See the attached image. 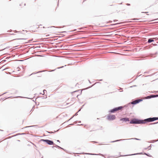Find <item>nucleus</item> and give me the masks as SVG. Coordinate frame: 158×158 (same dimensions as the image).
Instances as JSON below:
<instances>
[{
	"mask_svg": "<svg viewBox=\"0 0 158 158\" xmlns=\"http://www.w3.org/2000/svg\"><path fill=\"white\" fill-rule=\"evenodd\" d=\"M134 20H139V19H134Z\"/></svg>",
	"mask_w": 158,
	"mask_h": 158,
	"instance_id": "45",
	"label": "nucleus"
},
{
	"mask_svg": "<svg viewBox=\"0 0 158 158\" xmlns=\"http://www.w3.org/2000/svg\"><path fill=\"white\" fill-rule=\"evenodd\" d=\"M57 142H59L60 143V141L59 140H57Z\"/></svg>",
	"mask_w": 158,
	"mask_h": 158,
	"instance_id": "37",
	"label": "nucleus"
},
{
	"mask_svg": "<svg viewBox=\"0 0 158 158\" xmlns=\"http://www.w3.org/2000/svg\"><path fill=\"white\" fill-rule=\"evenodd\" d=\"M41 98H42V99H44V98H47V96H41Z\"/></svg>",
	"mask_w": 158,
	"mask_h": 158,
	"instance_id": "21",
	"label": "nucleus"
},
{
	"mask_svg": "<svg viewBox=\"0 0 158 158\" xmlns=\"http://www.w3.org/2000/svg\"><path fill=\"white\" fill-rule=\"evenodd\" d=\"M59 130V129H58V130H57L56 131H55L54 132H52V131H47V132H48L49 133H50V134L53 133L55 132H56L57 131Z\"/></svg>",
	"mask_w": 158,
	"mask_h": 158,
	"instance_id": "18",
	"label": "nucleus"
},
{
	"mask_svg": "<svg viewBox=\"0 0 158 158\" xmlns=\"http://www.w3.org/2000/svg\"><path fill=\"white\" fill-rule=\"evenodd\" d=\"M98 81H102V79H100V80H98Z\"/></svg>",
	"mask_w": 158,
	"mask_h": 158,
	"instance_id": "40",
	"label": "nucleus"
},
{
	"mask_svg": "<svg viewBox=\"0 0 158 158\" xmlns=\"http://www.w3.org/2000/svg\"><path fill=\"white\" fill-rule=\"evenodd\" d=\"M146 123V122L145 121L144 119H137V123L138 124H145Z\"/></svg>",
	"mask_w": 158,
	"mask_h": 158,
	"instance_id": "6",
	"label": "nucleus"
},
{
	"mask_svg": "<svg viewBox=\"0 0 158 158\" xmlns=\"http://www.w3.org/2000/svg\"><path fill=\"white\" fill-rule=\"evenodd\" d=\"M17 70L18 71H19V69H20L19 67H18L17 68Z\"/></svg>",
	"mask_w": 158,
	"mask_h": 158,
	"instance_id": "30",
	"label": "nucleus"
},
{
	"mask_svg": "<svg viewBox=\"0 0 158 158\" xmlns=\"http://www.w3.org/2000/svg\"><path fill=\"white\" fill-rule=\"evenodd\" d=\"M142 154H143V153L142 152H140V153H135V154H131V155H126L125 156H131V155H136Z\"/></svg>",
	"mask_w": 158,
	"mask_h": 158,
	"instance_id": "15",
	"label": "nucleus"
},
{
	"mask_svg": "<svg viewBox=\"0 0 158 158\" xmlns=\"http://www.w3.org/2000/svg\"><path fill=\"white\" fill-rule=\"evenodd\" d=\"M151 76V75H149L147 76H147V77H148V76Z\"/></svg>",
	"mask_w": 158,
	"mask_h": 158,
	"instance_id": "48",
	"label": "nucleus"
},
{
	"mask_svg": "<svg viewBox=\"0 0 158 158\" xmlns=\"http://www.w3.org/2000/svg\"><path fill=\"white\" fill-rule=\"evenodd\" d=\"M123 108V106H120L118 107H115L112 109L111 110H110L109 112L110 113H114L115 112L121 110Z\"/></svg>",
	"mask_w": 158,
	"mask_h": 158,
	"instance_id": "1",
	"label": "nucleus"
},
{
	"mask_svg": "<svg viewBox=\"0 0 158 158\" xmlns=\"http://www.w3.org/2000/svg\"><path fill=\"white\" fill-rule=\"evenodd\" d=\"M94 85H93L92 86H90V87H88V88H90L92 86H93Z\"/></svg>",
	"mask_w": 158,
	"mask_h": 158,
	"instance_id": "43",
	"label": "nucleus"
},
{
	"mask_svg": "<svg viewBox=\"0 0 158 158\" xmlns=\"http://www.w3.org/2000/svg\"><path fill=\"white\" fill-rule=\"evenodd\" d=\"M73 124H70V125H73Z\"/></svg>",
	"mask_w": 158,
	"mask_h": 158,
	"instance_id": "51",
	"label": "nucleus"
},
{
	"mask_svg": "<svg viewBox=\"0 0 158 158\" xmlns=\"http://www.w3.org/2000/svg\"><path fill=\"white\" fill-rule=\"evenodd\" d=\"M39 56H41V55H39Z\"/></svg>",
	"mask_w": 158,
	"mask_h": 158,
	"instance_id": "53",
	"label": "nucleus"
},
{
	"mask_svg": "<svg viewBox=\"0 0 158 158\" xmlns=\"http://www.w3.org/2000/svg\"><path fill=\"white\" fill-rule=\"evenodd\" d=\"M79 95H77V97H78V96Z\"/></svg>",
	"mask_w": 158,
	"mask_h": 158,
	"instance_id": "54",
	"label": "nucleus"
},
{
	"mask_svg": "<svg viewBox=\"0 0 158 158\" xmlns=\"http://www.w3.org/2000/svg\"><path fill=\"white\" fill-rule=\"evenodd\" d=\"M134 139L139 140H140V139L136 138H131V139H118V140H116L115 141H112L110 142V143H114V142H118V141H122V140H130V139Z\"/></svg>",
	"mask_w": 158,
	"mask_h": 158,
	"instance_id": "7",
	"label": "nucleus"
},
{
	"mask_svg": "<svg viewBox=\"0 0 158 158\" xmlns=\"http://www.w3.org/2000/svg\"><path fill=\"white\" fill-rule=\"evenodd\" d=\"M126 5H127V6H130V4H129V3H127L126 4Z\"/></svg>",
	"mask_w": 158,
	"mask_h": 158,
	"instance_id": "31",
	"label": "nucleus"
},
{
	"mask_svg": "<svg viewBox=\"0 0 158 158\" xmlns=\"http://www.w3.org/2000/svg\"><path fill=\"white\" fill-rule=\"evenodd\" d=\"M18 141H20V140H18Z\"/></svg>",
	"mask_w": 158,
	"mask_h": 158,
	"instance_id": "56",
	"label": "nucleus"
},
{
	"mask_svg": "<svg viewBox=\"0 0 158 158\" xmlns=\"http://www.w3.org/2000/svg\"><path fill=\"white\" fill-rule=\"evenodd\" d=\"M158 141V140H156V141H155V140H152L151 141L149 142L150 143H154V142L157 141Z\"/></svg>",
	"mask_w": 158,
	"mask_h": 158,
	"instance_id": "22",
	"label": "nucleus"
},
{
	"mask_svg": "<svg viewBox=\"0 0 158 158\" xmlns=\"http://www.w3.org/2000/svg\"><path fill=\"white\" fill-rule=\"evenodd\" d=\"M85 1H86V0H84L83 2H84Z\"/></svg>",
	"mask_w": 158,
	"mask_h": 158,
	"instance_id": "55",
	"label": "nucleus"
},
{
	"mask_svg": "<svg viewBox=\"0 0 158 158\" xmlns=\"http://www.w3.org/2000/svg\"><path fill=\"white\" fill-rule=\"evenodd\" d=\"M93 142L94 143H98V142H96V141H94Z\"/></svg>",
	"mask_w": 158,
	"mask_h": 158,
	"instance_id": "39",
	"label": "nucleus"
},
{
	"mask_svg": "<svg viewBox=\"0 0 158 158\" xmlns=\"http://www.w3.org/2000/svg\"><path fill=\"white\" fill-rule=\"evenodd\" d=\"M115 21V20H114V21Z\"/></svg>",
	"mask_w": 158,
	"mask_h": 158,
	"instance_id": "59",
	"label": "nucleus"
},
{
	"mask_svg": "<svg viewBox=\"0 0 158 158\" xmlns=\"http://www.w3.org/2000/svg\"><path fill=\"white\" fill-rule=\"evenodd\" d=\"M138 104L137 102L136 101V100H134L132 102L129 103L128 104L126 105L125 106L127 107H128L129 108V107H131V108H132L133 107V105L136 104Z\"/></svg>",
	"mask_w": 158,
	"mask_h": 158,
	"instance_id": "4",
	"label": "nucleus"
},
{
	"mask_svg": "<svg viewBox=\"0 0 158 158\" xmlns=\"http://www.w3.org/2000/svg\"><path fill=\"white\" fill-rule=\"evenodd\" d=\"M142 13H148V12H142Z\"/></svg>",
	"mask_w": 158,
	"mask_h": 158,
	"instance_id": "42",
	"label": "nucleus"
},
{
	"mask_svg": "<svg viewBox=\"0 0 158 158\" xmlns=\"http://www.w3.org/2000/svg\"><path fill=\"white\" fill-rule=\"evenodd\" d=\"M116 118V116L114 115L110 114L107 117V119L109 121H113Z\"/></svg>",
	"mask_w": 158,
	"mask_h": 158,
	"instance_id": "5",
	"label": "nucleus"
},
{
	"mask_svg": "<svg viewBox=\"0 0 158 158\" xmlns=\"http://www.w3.org/2000/svg\"><path fill=\"white\" fill-rule=\"evenodd\" d=\"M81 93H82V90H81Z\"/></svg>",
	"mask_w": 158,
	"mask_h": 158,
	"instance_id": "49",
	"label": "nucleus"
},
{
	"mask_svg": "<svg viewBox=\"0 0 158 158\" xmlns=\"http://www.w3.org/2000/svg\"><path fill=\"white\" fill-rule=\"evenodd\" d=\"M46 70H43V71H38V72H37V73H32V74H30L29 76H31V75H32V74H36V73H42V72H45L46 71Z\"/></svg>",
	"mask_w": 158,
	"mask_h": 158,
	"instance_id": "13",
	"label": "nucleus"
},
{
	"mask_svg": "<svg viewBox=\"0 0 158 158\" xmlns=\"http://www.w3.org/2000/svg\"><path fill=\"white\" fill-rule=\"evenodd\" d=\"M56 69H54V70H52L51 71H50V72H52V71H54Z\"/></svg>",
	"mask_w": 158,
	"mask_h": 158,
	"instance_id": "34",
	"label": "nucleus"
},
{
	"mask_svg": "<svg viewBox=\"0 0 158 158\" xmlns=\"http://www.w3.org/2000/svg\"><path fill=\"white\" fill-rule=\"evenodd\" d=\"M135 100L138 103H139L143 100L142 99H137Z\"/></svg>",
	"mask_w": 158,
	"mask_h": 158,
	"instance_id": "17",
	"label": "nucleus"
},
{
	"mask_svg": "<svg viewBox=\"0 0 158 158\" xmlns=\"http://www.w3.org/2000/svg\"><path fill=\"white\" fill-rule=\"evenodd\" d=\"M0 131H3V130L0 129Z\"/></svg>",
	"mask_w": 158,
	"mask_h": 158,
	"instance_id": "46",
	"label": "nucleus"
},
{
	"mask_svg": "<svg viewBox=\"0 0 158 158\" xmlns=\"http://www.w3.org/2000/svg\"><path fill=\"white\" fill-rule=\"evenodd\" d=\"M80 90H77V91H74L73 92V93H74V92H77L78 91H79Z\"/></svg>",
	"mask_w": 158,
	"mask_h": 158,
	"instance_id": "33",
	"label": "nucleus"
},
{
	"mask_svg": "<svg viewBox=\"0 0 158 158\" xmlns=\"http://www.w3.org/2000/svg\"><path fill=\"white\" fill-rule=\"evenodd\" d=\"M84 105H83L82 106V107H83V106H84Z\"/></svg>",
	"mask_w": 158,
	"mask_h": 158,
	"instance_id": "57",
	"label": "nucleus"
},
{
	"mask_svg": "<svg viewBox=\"0 0 158 158\" xmlns=\"http://www.w3.org/2000/svg\"><path fill=\"white\" fill-rule=\"evenodd\" d=\"M137 118L132 119L129 122L130 124H136L137 123Z\"/></svg>",
	"mask_w": 158,
	"mask_h": 158,
	"instance_id": "9",
	"label": "nucleus"
},
{
	"mask_svg": "<svg viewBox=\"0 0 158 158\" xmlns=\"http://www.w3.org/2000/svg\"><path fill=\"white\" fill-rule=\"evenodd\" d=\"M136 86V85H133V86H131V87H135V86Z\"/></svg>",
	"mask_w": 158,
	"mask_h": 158,
	"instance_id": "35",
	"label": "nucleus"
},
{
	"mask_svg": "<svg viewBox=\"0 0 158 158\" xmlns=\"http://www.w3.org/2000/svg\"><path fill=\"white\" fill-rule=\"evenodd\" d=\"M89 82L90 83H91V82L90 81H89Z\"/></svg>",
	"mask_w": 158,
	"mask_h": 158,
	"instance_id": "44",
	"label": "nucleus"
},
{
	"mask_svg": "<svg viewBox=\"0 0 158 158\" xmlns=\"http://www.w3.org/2000/svg\"><path fill=\"white\" fill-rule=\"evenodd\" d=\"M122 4V2L121 3H120V4Z\"/></svg>",
	"mask_w": 158,
	"mask_h": 158,
	"instance_id": "58",
	"label": "nucleus"
},
{
	"mask_svg": "<svg viewBox=\"0 0 158 158\" xmlns=\"http://www.w3.org/2000/svg\"><path fill=\"white\" fill-rule=\"evenodd\" d=\"M25 133H19L18 134V135H24L25 134Z\"/></svg>",
	"mask_w": 158,
	"mask_h": 158,
	"instance_id": "28",
	"label": "nucleus"
},
{
	"mask_svg": "<svg viewBox=\"0 0 158 158\" xmlns=\"http://www.w3.org/2000/svg\"><path fill=\"white\" fill-rule=\"evenodd\" d=\"M82 108V107H81L80 110H79L78 111V112H79V111H80L81 110V109Z\"/></svg>",
	"mask_w": 158,
	"mask_h": 158,
	"instance_id": "38",
	"label": "nucleus"
},
{
	"mask_svg": "<svg viewBox=\"0 0 158 158\" xmlns=\"http://www.w3.org/2000/svg\"><path fill=\"white\" fill-rule=\"evenodd\" d=\"M158 92V91H154V92H152V93H155V92Z\"/></svg>",
	"mask_w": 158,
	"mask_h": 158,
	"instance_id": "36",
	"label": "nucleus"
},
{
	"mask_svg": "<svg viewBox=\"0 0 158 158\" xmlns=\"http://www.w3.org/2000/svg\"><path fill=\"white\" fill-rule=\"evenodd\" d=\"M61 149H62V150H63L64 151H65V152H67V151H66L65 149H64L63 148H61Z\"/></svg>",
	"mask_w": 158,
	"mask_h": 158,
	"instance_id": "25",
	"label": "nucleus"
},
{
	"mask_svg": "<svg viewBox=\"0 0 158 158\" xmlns=\"http://www.w3.org/2000/svg\"><path fill=\"white\" fill-rule=\"evenodd\" d=\"M158 97V94H152L150 95L147 96L146 97V98L149 99L152 98H154Z\"/></svg>",
	"mask_w": 158,
	"mask_h": 158,
	"instance_id": "8",
	"label": "nucleus"
},
{
	"mask_svg": "<svg viewBox=\"0 0 158 158\" xmlns=\"http://www.w3.org/2000/svg\"><path fill=\"white\" fill-rule=\"evenodd\" d=\"M157 120H158V117H154L145 119V121H146L147 123L148 122H152Z\"/></svg>",
	"mask_w": 158,
	"mask_h": 158,
	"instance_id": "2",
	"label": "nucleus"
},
{
	"mask_svg": "<svg viewBox=\"0 0 158 158\" xmlns=\"http://www.w3.org/2000/svg\"><path fill=\"white\" fill-rule=\"evenodd\" d=\"M34 126H35L34 125H33V126H27V127H25V128L29 127H34Z\"/></svg>",
	"mask_w": 158,
	"mask_h": 158,
	"instance_id": "27",
	"label": "nucleus"
},
{
	"mask_svg": "<svg viewBox=\"0 0 158 158\" xmlns=\"http://www.w3.org/2000/svg\"><path fill=\"white\" fill-rule=\"evenodd\" d=\"M69 103H66V105H65H65H68Z\"/></svg>",
	"mask_w": 158,
	"mask_h": 158,
	"instance_id": "41",
	"label": "nucleus"
},
{
	"mask_svg": "<svg viewBox=\"0 0 158 158\" xmlns=\"http://www.w3.org/2000/svg\"><path fill=\"white\" fill-rule=\"evenodd\" d=\"M43 94H42V95H44L45 94V92L47 93V91L45 89H44L43 91Z\"/></svg>",
	"mask_w": 158,
	"mask_h": 158,
	"instance_id": "23",
	"label": "nucleus"
},
{
	"mask_svg": "<svg viewBox=\"0 0 158 158\" xmlns=\"http://www.w3.org/2000/svg\"><path fill=\"white\" fill-rule=\"evenodd\" d=\"M85 154H87V155H102V156H103V155L100 153L98 154H93V153H85Z\"/></svg>",
	"mask_w": 158,
	"mask_h": 158,
	"instance_id": "12",
	"label": "nucleus"
},
{
	"mask_svg": "<svg viewBox=\"0 0 158 158\" xmlns=\"http://www.w3.org/2000/svg\"><path fill=\"white\" fill-rule=\"evenodd\" d=\"M152 144H151L150 146H148V147L145 148H144L145 150H147V149H148L149 150H150L151 148Z\"/></svg>",
	"mask_w": 158,
	"mask_h": 158,
	"instance_id": "16",
	"label": "nucleus"
},
{
	"mask_svg": "<svg viewBox=\"0 0 158 158\" xmlns=\"http://www.w3.org/2000/svg\"><path fill=\"white\" fill-rule=\"evenodd\" d=\"M40 94H42V93H40Z\"/></svg>",
	"mask_w": 158,
	"mask_h": 158,
	"instance_id": "47",
	"label": "nucleus"
},
{
	"mask_svg": "<svg viewBox=\"0 0 158 158\" xmlns=\"http://www.w3.org/2000/svg\"><path fill=\"white\" fill-rule=\"evenodd\" d=\"M77 123V122H75V124Z\"/></svg>",
	"mask_w": 158,
	"mask_h": 158,
	"instance_id": "50",
	"label": "nucleus"
},
{
	"mask_svg": "<svg viewBox=\"0 0 158 158\" xmlns=\"http://www.w3.org/2000/svg\"><path fill=\"white\" fill-rule=\"evenodd\" d=\"M158 123V122H156V123H151V124H157V123Z\"/></svg>",
	"mask_w": 158,
	"mask_h": 158,
	"instance_id": "26",
	"label": "nucleus"
},
{
	"mask_svg": "<svg viewBox=\"0 0 158 158\" xmlns=\"http://www.w3.org/2000/svg\"><path fill=\"white\" fill-rule=\"evenodd\" d=\"M78 112H77L76 113H75V115H74V116H72V117H71V118H70L69 120H70V119H72L74 116H77V115H78V114H77Z\"/></svg>",
	"mask_w": 158,
	"mask_h": 158,
	"instance_id": "20",
	"label": "nucleus"
},
{
	"mask_svg": "<svg viewBox=\"0 0 158 158\" xmlns=\"http://www.w3.org/2000/svg\"><path fill=\"white\" fill-rule=\"evenodd\" d=\"M154 40L152 38H149L148 39V43H151L154 42Z\"/></svg>",
	"mask_w": 158,
	"mask_h": 158,
	"instance_id": "11",
	"label": "nucleus"
},
{
	"mask_svg": "<svg viewBox=\"0 0 158 158\" xmlns=\"http://www.w3.org/2000/svg\"><path fill=\"white\" fill-rule=\"evenodd\" d=\"M41 141L46 142L47 144L50 145H55V144L54 143L53 141L49 139H41Z\"/></svg>",
	"mask_w": 158,
	"mask_h": 158,
	"instance_id": "3",
	"label": "nucleus"
},
{
	"mask_svg": "<svg viewBox=\"0 0 158 158\" xmlns=\"http://www.w3.org/2000/svg\"><path fill=\"white\" fill-rule=\"evenodd\" d=\"M6 48H4V49H2V50H4Z\"/></svg>",
	"mask_w": 158,
	"mask_h": 158,
	"instance_id": "52",
	"label": "nucleus"
},
{
	"mask_svg": "<svg viewBox=\"0 0 158 158\" xmlns=\"http://www.w3.org/2000/svg\"><path fill=\"white\" fill-rule=\"evenodd\" d=\"M64 67V66H62L61 67H58V68H57V69H60V68H63Z\"/></svg>",
	"mask_w": 158,
	"mask_h": 158,
	"instance_id": "29",
	"label": "nucleus"
},
{
	"mask_svg": "<svg viewBox=\"0 0 158 158\" xmlns=\"http://www.w3.org/2000/svg\"><path fill=\"white\" fill-rule=\"evenodd\" d=\"M52 148H54L55 147H56V148H58L60 149H61V147H60V146L56 145V144H55L54 146H52Z\"/></svg>",
	"mask_w": 158,
	"mask_h": 158,
	"instance_id": "14",
	"label": "nucleus"
},
{
	"mask_svg": "<svg viewBox=\"0 0 158 158\" xmlns=\"http://www.w3.org/2000/svg\"><path fill=\"white\" fill-rule=\"evenodd\" d=\"M27 39H24V38H17L14 39V40H26Z\"/></svg>",
	"mask_w": 158,
	"mask_h": 158,
	"instance_id": "19",
	"label": "nucleus"
},
{
	"mask_svg": "<svg viewBox=\"0 0 158 158\" xmlns=\"http://www.w3.org/2000/svg\"><path fill=\"white\" fill-rule=\"evenodd\" d=\"M143 154L144 155H145L148 156H150V154H147L146 153H144Z\"/></svg>",
	"mask_w": 158,
	"mask_h": 158,
	"instance_id": "24",
	"label": "nucleus"
},
{
	"mask_svg": "<svg viewBox=\"0 0 158 158\" xmlns=\"http://www.w3.org/2000/svg\"><path fill=\"white\" fill-rule=\"evenodd\" d=\"M158 20V18L155 19L153 20V21H155V20Z\"/></svg>",
	"mask_w": 158,
	"mask_h": 158,
	"instance_id": "32",
	"label": "nucleus"
},
{
	"mask_svg": "<svg viewBox=\"0 0 158 158\" xmlns=\"http://www.w3.org/2000/svg\"><path fill=\"white\" fill-rule=\"evenodd\" d=\"M120 121H123L125 122L129 121V119L128 118L125 117L121 118L120 119Z\"/></svg>",
	"mask_w": 158,
	"mask_h": 158,
	"instance_id": "10",
	"label": "nucleus"
}]
</instances>
